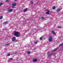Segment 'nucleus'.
Segmentation results:
<instances>
[{
	"label": "nucleus",
	"instance_id": "obj_1",
	"mask_svg": "<svg viewBox=\"0 0 63 63\" xmlns=\"http://www.w3.org/2000/svg\"><path fill=\"white\" fill-rule=\"evenodd\" d=\"M15 33H14V35L16 36V37H19L20 36V33L18 32H15Z\"/></svg>",
	"mask_w": 63,
	"mask_h": 63
},
{
	"label": "nucleus",
	"instance_id": "obj_2",
	"mask_svg": "<svg viewBox=\"0 0 63 63\" xmlns=\"http://www.w3.org/2000/svg\"><path fill=\"white\" fill-rule=\"evenodd\" d=\"M50 53V51H49L47 52V54L48 56V57H50L52 55H53V54H54V52H52V53H51L50 54L49 53Z\"/></svg>",
	"mask_w": 63,
	"mask_h": 63
},
{
	"label": "nucleus",
	"instance_id": "obj_3",
	"mask_svg": "<svg viewBox=\"0 0 63 63\" xmlns=\"http://www.w3.org/2000/svg\"><path fill=\"white\" fill-rule=\"evenodd\" d=\"M52 40H53V39L52 38V36L49 35L48 37V40L49 42H51L52 41Z\"/></svg>",
	"mask_w": 63,
	"mask_h": 63
},
{
	"label": "nucleus",
	"instance_id": "obj_4",
	"mask_svg": "<svg viewBox=\"0 0 63 63\" xmlns=\"http://www.w3.org/2000/svg\"><path fill=\"white\" fill-rule=\"evenodd\" d=\"M16 40V37H13L12 38V40L13 41H15Z\"/></svg>",
	"mask_w": 63,
	"mask_h": 63
},
{
	"label": "nucleus",
	"instance_id": "obj_5",
	"mask_svg": "<svg viewBox=\"0 0 63 63\" xmlns=\"http://www.w3.org/2000/svg\"><path fill=\"white\" fill-rule=\"evenodd\" d=\"M59 48L58 47L56 48L55 49L53 50L52 51H56V50H57V49H58Z\"/></svg>",
	"mask_w": 63,
	"mask_h": 63
},
{
	"label": "nucleus",
	"instance_id": "obj_6",
	"mask_svg": "<svg viewBox=\"0 0 63 63\" xmlns=\"http://www.w3.org/2000/svg\"><path fill=\"white\" fill-rule=\"evenodd\" d=\"M34 62H36L37 61V60L36 59H33L32 60Z\"/></svg>",
	"mask_w": 63,
	"mask_h": 63
},
{
	"label": "nucleus",
	"instance_id": "obj_7",
	"mask_svg": "<svg viewBox=\"0 0 63 63\" xmlns=\"http://www.w3.org/2000/svg\"><path fill=\"white\" fill-rule=\"evenodd\" d=\"M12 6H16V3H13L12 4Z\"/></svg>",
	"mask_w": 63,
	"mask_h": 63
},
{
	"label": "nucleus",
	"instance_id": "obj_8",
	"mask_svg": "<svg viewBox=\"0 0 63 63\" xmlns=\"http://www.w3.org/2000/svg\"><path fill=\"white\" fill-rule=\"evenodd\" d=\"M13 10L12 9H9L8 10V11L9 12H13Z\"/></svg>",
	"mask_w": 63,
	"mask_h": 63
},
{
	"label": "nucleus",
	"instance_id": "obj_9",
	"mask_svg": "<svg viewBox=\"0 0 63 63\" xmlns=\"http://www.w3.org/2000/svg\"><path fill=\"white\" fill-rule=\"evenodd\" d=\"M52 33H53V34H54L55 36V35H56V33H55V32H54V31H52Z\"/></svg>",
	"mask_w": 63,
	"mask_h": 63
},
{
	"label": "nucleus",
	"instance_id": "obj_10",
	"mask_svg": "<svg viewBox=\"0 0 63 63\" xmlns=\"http://www.w3.org/2000/svg\"><path fill=\"white\" fill-rule=\"evenodd\" d=\"M27 8H26L24 10L23 12H26L27 11Z\"/></svg>",
	"mask_w": 63,
	"mask_h": 63
},
{
	"label": "nucleus",
	"instance_id": "obj_11",
	"mask_svg": "<svg viewBox=\"0 0 63 63\" xmlns=\"http://www.w3.org/2000/svg\"><path fill=\"white\" fill-rule=\"evenodd\" d=\"M63 46V43H62L61 44L59 45V47H60L61 46Z\"/></svg>",
	"mask_w": 63,
	"mask_h": 63
},
{
	"label": "nucleus",
	"instance_id": "obj_12",
	"mask_svg": "<svg viewBox=\"0 0 63 63\" xmlns=\"http://www.w3.org/2000/svg\"><path fill=\"white\" fill-rule=\"evenodd\" d=\"M55 8H56V7H55V6H53L52 7V9H53V10H54Z\"/></svg>",
	"mask_w": 63,
	"mask_h": 63
},
{
	"label": "nucleus",
	"instance_id": "obj_13",
	"mask_svg": "<svg viewBox=\"0 0 63 63\" xmlns=\"http://www.w3.org/2000/svg\"><path fill=\"white\" fill-rule=\"evenodd\" d=\"M41 18H42V19H46L45 17H42Z\"/></svg>",
	"mask_w": 63,
	"mask_h": 63
},
{
	"label": "nucleus",
	"instance_id": "obj_14",
	"mask_svg": "<svg viewBox=\"0 0 63 63\" xmlns=\"http://www.w3.org/2000/svg\"><path fill=\"white\" fill-rule=\"evenodd\" d=\"M4 24L5 25H6V24H8V22L7 21L5 22Z\"/></svg>",
	"mask_w": 63,
	"mask_h": 63
},
{
	"label": "nucleus",
	"instance_id": "obj_15",
	"mask_svg": "<svg viewBox=\"0 0 63 63\" xmlns=\"http://www.w3.org/2000/svg\"><path fill=\"white\" fill-rule=\"evenodd\" d=\"M57 12H59L60 11V9L59 8L57 9Z\"/></svg>",
	"mask_w": 63,
	"mask_h": 63
},
{
	"label": "nucleus",
	"instance_id": "obj_16",
	"mask_svg": "<svg viewBox=\"0 0 63 63\" xmlns=\"http://www.w3.org/2000/svg\"><path fill=\"white\" fill-rule=\"evenodd\" d=\"M49 11L48 10V12H46V14H49Z\"/></svg>",
	"mask_w": 63,
	"mask_h": 63
},
{
	"label": "nucleus",
	"instance_id": "obj_17",
	"mask_svg": "<svg viewBox=\"0 0 63 63\" xmlns=\"http://www.w3.org/2000/svg\"><path fill=\"white\" fill-rule=\"evenodd\" d=\"M10 55H11V54H8L6 56H10Z\"/></svg>",
	"mask_w": 63,
	"mask_h": 63
},
{
	"label": "nucleus",
	"instance_id": "obj_18",
	"mask_svg": "<svg viewBox=\"0 0 63 63\" xmlns=\"http://www.w3.org/2000/svg\"><path fill=\"white\" fill-rule=\"evenodd\" d=\"M27 53L28 54H30L31 53V52L29 51L27 52Z\"/></svg>",
	"mask_w": 63,
	"mask_h": 63
},
{
	"label": "nucleus",
	"instance_id": "obj_19",
	"mask_svg": "<svg viewBox=\"0 0 63 63\" xmlns=\"http://www.w3.org/2000/svg\"><path fill=\"white\" fill-rule=\"evenodd\" d=\"M42 39H43V37H40V40L41 41V40H42Z\"/></svg>",
	"mask_w": 63,
	"mask_h": 63
},
{
	"label": "nucleus",
	"instance_id": "obj_20",
	"mask_svg": "<svg viewBox=\"0 0 63 63\" xmlns=\"http://www.w3.org/2000/svg\"><path fill=\"white\" fill-rule=\"evenodd\" d=\"M2 18H3V16H1L0 17V19H1Z\"/></svg>",
	"mask_w": 63,
	"mask_h": 63
},
{
	"label": "nucleus",
	"instance_id": "obj_21",
	"mask_svg": "<svg viewBox=\"0 0 63 63\" xmlns=\"http://www.w3.org/2000/svg\"><path fill=\"white\" fill-rule=\"evenodd\" d=\"M10 45V43H8V44H6V45H7V46H9Z\"/></svg>",
	"mask_w": 63,
	"mask_h": 63
},
{
	"label": "nucleus",
	"instance_id": "obj_22",
	"mask_svg": "<svg viewBox=\"0 0 63 63\" xmlns=\"http://www.w3.org/2000/svg\"><path fill=\"white\" fill-rule=\"evenodd\" d=\"M3 4V3H0V6H2V4Z\"/></svg>",
	"mask_w": 63,
	"mask_h": 63
},
{
	"label": "nucleus",
	"instance_id": "obj_23",
	"mask_svg": "<svg viewBox=\"0 0 63 63\" xmlns=\"http://www.w3.org/2000/svg\"><path fill=\"white\" fill-rule=\"evenodd\" d=\"M9 1V0H6L5 2H8Z\"/></svg>",
	"mask_w": 63,
	"mask_h": 63
},
{
	"label": "nucleus",
	"instance_id": "obj_24",
	"mask_svg": "<svg viewBox=\"0 0 63 63\" xmlns=\"http://www.w3.org/2000/svg\"><path fill=\"white\" fill-rule=\"evenodd\" d=\"M37 41H36V42H35V44H37Z\"/></svg>",
	"mask_w": 63,
	"mask_h": 63
},
{
	"label": "nucleus",
	"instance_id": "obj_25",
	"mask_svg": "<svg viewBox=\"0 0 63 63\" xmlns=\"http://www.w3.org/2000/svg\"><path fill=\"white\" fill-rule=\"evenodd\" d=\"M61 26H59L58 27V28H61Z\"/></svg>",
	"mask_w": 63,
	"mask_h": 63
},
{
	"label": "nucleus",
	"instance_id": "obj_26",
	"mask_svg": "<svg viewBox=\"0 0 63 63\" xmlns=\"http://www.w3.org/2000/svg\"><path fill=\"white\" fill-rule=\"evenodd\" d=\"M13 60V58H10V60Z\"/></svg>",
	"mask_w": 63,
	"mask_h": 63
},
{
	"label": "nucleus",
	"instance_id": "obj_27",
	"mask_svg": "<svg viewBox=\"0 0 63 63\" xmlns=\"http://www.w3.org/2000/svg\"><path fill=\"white\" fill-rule=\"evenodd\" d=\"M15 7H14L13 6L12 7V8H15Z\"/></svg>",
	"mask_w": 63,
	"mask_h": 63
},
{
	"label": "nucleus",
	"instance_id": "obj_28",
	"mask_svg": "<svg viewBox=\"0 0 63 63\" xmlns=\"http://www.w3.org/2000/svg\"><path fill=\"white\" fill-rule=\"evenodd\" d=\"M31 3L32 4V3H33V2H31Z\"/></svg>",
	"mask_w": 63,
	"mask_h": 63
},
{
	"label": "nucleus",
	"instance_id": "obj_29",
	"mask_svg": "<svg viewBox=\"0 0 63 63\" xmlns=\"http://www.w3.org/2000/svg\"><path fill=\"white\" fill-rule=\"evenodd\" d=\"M14 1H17V0H14Z\"/></svg>",
	"mask_w": 63,
	"mask_h": 63
}]
</instances>
